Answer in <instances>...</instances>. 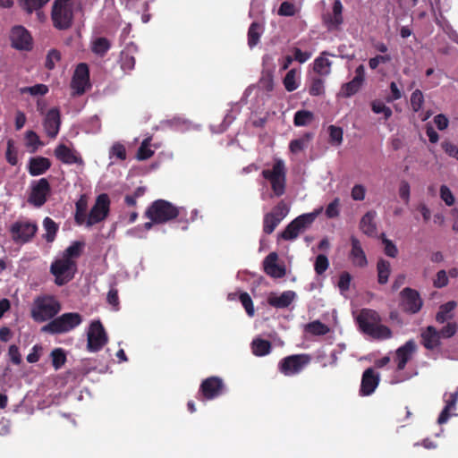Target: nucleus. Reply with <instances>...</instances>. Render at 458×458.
<instances>
[{
    "label": "nucleus",
    "mask_w": 458,
    "mask_h": 458,
    "mask_svg": "<svg viewBox=\"0 0 458 458\" xmlns=\"http://www.w3.org/2000/svg\"><path fill=\"white\" fill-rule=\"evenodd\" d=\"M239 300L242 302V306L244 307L247 314L250 317H253L255 314V310H254L252 300H251L250 296L249 295V293H240Z\"/></svg>",
    "instance_id": "864d4df0"
},
{
    "label": "nucleus",
    "mask_w": 458,
    "mask_h": 458,
    "mask_svg": "<svg viewBox=\"0 0 458 458\" xmlns=\"http://www.w3.org/2000/svg\"><path fill=\"white\" fill-rule=\"evenodd\" d=\"M52 363L55 369H59L65 362L66 357L64 351L60 348L55 349L51 352Z\"/></svg>",
    "instance_id": "6e6d98bb"
},
{
    "label": "nucleus",
    "mask_w": 458,
    "mask_h": 458,
    "mask_svg": "<svg viewBox=\"0 0 458 458\" xmlns=\"http://www.w3.org/2000/svg\"><path fill=\"white\" fill-rule=\"evenodd\" d=\"M352 250L350 259L355 267H364L368 264L365 252L361 247L360 242L354 236L351 238Z\"/></svg>",
    "instance_id": "393cba45"
},
{
    "label": "nucleus",
    "mask_w": 458,
    "mask_h": 458,
    "mask_svg": "<svg viewBox=\"0 0 458 458\" xmlns=\"http://www.w3.org/2000/svg\"><path fill=\"white\" fill-rule=\"evenodd\" d=\"M30 189L29 202L35 207H41L47 201L50 191L48 182L45 178L39 179L31 183Z\"/></svg>",
    "instance_id": "4468645a"
},
{
    "label": "nucleus",
    "mask_w": 458,
    "mask_h": 458,
    "mask_svg": "<svg viewBox=\"0 0 458 458\" xmlns=\"http://www.w3.org/2000/svg\"><path fill=\"white\" fill-rule=\"evenodd\" d=\"M424 97L420 89H416L411 96V105L413 111L418 112L423 105Z\"/></svg>",
    "instance_id": "13d9d810"
},
{
    "label": "nucleus",
    "mask_w": 458,
    "mask_h": 458,
    "mask_svg": "<svg viewBox=\"0 0 458 458\" xmlns=\"http://www.w3.org/2000/svg\"><path fill=\"white\" fill-rule=\"evenodd\" d=\"M61 125L60 111L58 108H51L46 114L43 120V127L50 138H55Z\"/></svg>",
    "instance_id": "a211bd4d"
},
{
    "label": "nucleus",
    "mask_w": 458,
    "mask_h": 458,
    "mask_svg": "<svg viewBox=\"0 0 458 458\" xmlns=\"http://www.w3.org/2000/svg\"><path fill=\"white\" fill-rule=\"evenodd\" d=\"M448 282L449 280L447 272L442 269L437 273L436 277L433 281V284L437 288H443L448 284Z\"/></svg>",
    "instance_id": "680f3d73"
},
{
    "label": "nucleus",
    "mask_w": 458,
    "mask_h": 458,
    "mask_svg": "<svg viewBox=\"0 0 458 458\" xmlns=\"http://www.w3.org/2000/svg\"><path fill=\"white\" fill-rule=\"evenodd\" d=\"M25 140L26 146L30 148L32 151L38 149V148L41 145L39 137L33 131H28L25 133Z\"/></svg>",
    "instance_id": "4d7b16f0"
},
{
    "label": "nucleus",
    "mask_w": 458,
    "mask_h": 458,
    "mask_svg": "<svg viewBox=\"0 0 458 458\" xmlns=\"http://www.w3.org/2000/svg\"><path fill=\"white\" fill-rule=\"evenodd\" d=\"M154 151L150 148V139H145L137 152V158L139 160H145L153 155Z\"/></svg>",
    "instance_id": "8fccbe9b"
},
{
    "label": "nucleus",
    "mask_w": 458,
    "mask_h": 458,
    "mask_svg": "<svg viewBox=\"0 0 458 458\" xmlns=\"http://www.w3.org/2000/svg\"><path fill=\"white\" fill-rule=\"evenodd\" d=\"M310 361V358L306 354L288 356L280 362V371L285 376H293L301 372Z\"/></svg>",
    "instance_id": "9d476101"
},
{
    "label": "nucleus",
    "mask_w": 458,
    "mask_h": 458,
    "mask_svg": "<svg viewBox=\"0 0 458 458\" xmlns=\"http://www.w3.org/2000/svg\"><path fill=\"white\" fill-rule=\"evenodd\" d=\"M457 307L455 301H449L439 307L436 315V320L438 323H445V321L454 318V311Z\"/></svg>",
    "instance_id": "7c9ffc66"
},
{
    "label": "nucleus",
    "mask_w": 458,
    "mask_h": 458,
    "mask_svg": "<svg viewBox=\"0 0 458 458\" xmlns=\"http://www.w3.org/2000/svg\"><path fill=\"white\" fill-rule=\"evenodd\" d=\"M81 10L80 0H54L51 21L58 30H67L73 25L75 15Z\"/></svg>",
    "instance_id": "f03ea898"
},
{
    "label": "nucleus",
    "mask_w": 458,
    "mask_h": 458,
    "mask_svg": "<svg viewBox=\"0 0 458 458\" xmlns=\"http://www.w3.org/2000/svg\"><path fill=\"white\" fill-rule=\"evenodd\" d=\"M371 109L375 114H382L386 120L392 116V110L381 100H374L371 102Z\"/></svg>",
    "instance_id": "49530a36"
},
{
    "label": "nucleus",
    "mask_w": 458,
    "mask_h": 458,
    "mask_svg": "<svg viewBox=\"0 0 458 458\" xmlns=\"http://www.w3.org/2000/svg\"><path fill=\"white\" fill-rule=\"evenodd\" d=\"M311 139V134H305L302 137L293 140L290 142V150L292 153L297 154L304 150Z\"/></svg>",
    "instance_id": "58836bf2"
},
{
    "label": "nucleus",
    "mask_w": 458,
    "mask_h": 458,
    "mask_svg": "<svg viewBox=\"0 0 458 458\" xmlns=\"http://www.w3.org/2000/svg\"><path fill=\"white\" fill-rule=\"evenodd\" d=\"M305 330L314 335H324L329 332V327L318 320L310 322L305 326Z\"/></svg>",
    "instance_id": "79ce46f5"
},
{
    "label": "nucleus",
    "mask_w": 458,
    "mask_h": 458,
    "mask_svg": "<svg viewBox=\"0 0 458 458\" xmlns=\"http://www.w3.org/2000/svg\"><path fill=\"white\" fill-rule=\"evenodd\" d=\"M89 71L86 64L81 63L77 65L71 87L75 94L81 95L89 88Z\"/></svg>",
    "instance_id": "f8f14e48"
},
{
    "label": "nucleus",
    "mask_w": 458,
    "mask_h": 458,
    "mask_svg": "<svg viewBox=\"0 0 458 458\" xmlns=\"http://www.w3.org/2000/svg\"><path fill=\"white\" fill-rule=\"evenodd\" d=\"M400 301L403 309L410 313H417L422 307V300L419 293L409 287L400 293Z\"/></svg>",
    "instance_id": "2eb2a0df"
},
{
    "label": "nucleus",
    "mask_w": 458,
    "mask_h": 458,
    "mask_svg": "<svg viewBox=\"0 0 458 458\" xmlns=\"http://www.w3.org/2000/svg\"><path fill=\"white\" fill-rule=\"evenodd\" d=\"M12 47L18 50H30L32 47V37L23 26L13 27L10 33Z\"/></svg>",
    "instance_id": "ddd939ff"
},
{
    "label": "nucleus",
    "mask_w": 458,
    "mask_h": 458,
    "mask_svg": "<svg viewBox=\"0 0 458 458\" xmlns=\"http://www.w3.org/2000/svg\"><path fill=\"white\" fill-rule=\"evenodd\" d=\"M296 298V293L293 291H285L281 294L270 293L267 298L269 305L277 308H287Z\"/></svg>",
    "instance_id": "a878e982"
},
{
    "label": "nucleus",
    "mask_w": 458,
    "mask_h": 458,
    "mask_svg": "<svg viewBox=\"0 0 458 458\" xmlns=\"http://www.w3.org/2000/svg\"><path fill=\"white\" fill-rule=\"evenodd\" d=\"M281 221L275 216V214L267 213L264 217V232L271 233Z\"/></svg>",
    "instance_id": "603ef678"
},
{
    "label": "nucleus",
    "mask_w": 458,
    "mask_h": 458,
    "mask_svg": "<svg viewBox=\"0 0 458 458\" xmlns=\"http://www.w3.org/2000/svg\"><path fill=\"white\" fill-rule=\"evenodd\" d=\"M13 239L15 242H26L37 232V225L30 222H19L12 226Z\"/></svg>",
    "instance_id": "f3484780"
},
{
    "label": "nucleus",
    "mask_w": 458,
    "mask_h": 458,
    "mask_svg": "<svg viewBox=\"0 0 458 458\" xmlns=\"http://www.w3.org/2000/svg\"><path fill=\"white\" fill-rule=\"evenodd\" d=\"M263 177L267 180L274 194L277 197L285 191V165L282 159H276L270 168L262 171Z\"/></svg>",
    "instance_id": "423d86ee"
},
{
    "label": "nucleus",
    "mask_w": 458,
    "mask_h": 458,
    "mask_svg": "<svg viewBox=\"0 0 458 458\" xmlns=\"http://www.w3.org/2000/svg\"><path fill=\"white\" fill-rule=\"evenodd\" d=\"M365 81V69L362 64L359 65L355 70L354 78L342 85L339 96L343 98H350L356 94L362 87Z\"/></svg>",
    "instance_id": "dca6fc26"
},
{
    "label": "nucleus",
    "mask_w": 458,
    "mask_h": 458,
    "mask_svg": "<svg viewBox=\"0 0 458 458\" xmlns=\"http://www.w3.org/2000/svg\"><path fill=\"white\" fill-rule=\"evenodd\" d=\"M110 164L114 163V159L124 160L126 158V150L123 144L120 142L114 143L109 149Z\"/></svg>",
    "instance_id": "37998d69"
},
{
    "label": "nucleus",
    "mask_w": 458,
    "mask_h": 458,
    "mask_svg": "<svg viewBox=\"0 0 458 458\" xmlns=\"http://www.w3.org/2000/svg\"><path fill=\"white\" fill-rule=\"evenodd\" d=\"M283 83L288 92L294 91L301 85V72L297 69H291L284 78Z\"/></svg>",
    "instance_id": "473e14b6"
},
{
    "label": "nucleus",
    "mask_w": 458,
    "mask_h": 458,
    "mask_svg": "<svg viewBox=\"0 0 458 458\" xmlns=\"http://www.w3.org/2000/svg\"><path fill=\"white\" fill-rule=\"evenodd\" d=\"M341 199L335 198L326 208L325 214L327 218H335L340 215Z\"/></svg>",
    "instance_id": "de8ad7c7"
},
{
    "label": "nucleus",
    "mask_w": 458,
    "mask_h": 458,
    "mask_svg": "<svg viewBox=\"0 0 458 458\" xmlns=\"http://www.w3.org/2000/svg\"><path fill=\"white\" fill-rule=\"evenodd\" d=\"M416 351V344L413 340H410L403 346L395 351L394 362L397 371L403 370L406 363L412 358Z\"/></svg>",
    "instance_id": "6ab92c4d"
},
{
    "label": "nucleus",
    "mask_w": 458,
    "mask_h": 458,
    "mask_svg": "<svg viewBox=\"0 0 458 458\" xmlns=\"http://www.w3.org/2000/svg\"><path fill=\"white\" fill-rule=\"evenodd\" d=\"M379 383V374L377 373L373 369H367L362 375L361 385L360 393L363 396L370 395Z\"/></svg>",
    "instance_id": "aec40b11"
},
{
    "label": "nucleus",
    "mask_w": 458,
    "mask_h": 458,
    "mask_svg": "<svg viewBox=\"0 0 458 458\" xmlns=\"http://www.w3.org/2000/svg\"><path fill=\"white\" fill-rule=\"evenodd\" d=\"M180 211L181 208L172 203L164 199H157L148 208L145 216L156 224H162L175 218Z\"/></svg>",
    "instance_id": "39448f33"
},
{
    "label": "nucleus",
    "mask_w": 458,
    "mask_h": 458,
    "mask_svg": "<svg viewBox=\"0 0 458 458\" xmlns=\"http://www.w3.org/2000/svg\"><path fill=\"white\" fill-rule=\"evenodd\" d=\"M81 322L82 318L79 313H64L45 325L41 331L50 334H64L77 327Z\"/></svg>",
    "instance_id": "0eeeda50"
},
{
    "label": "nucleus",
    "mask_w": 458,
    "mask_h": 458,
    "mask_svg": "<svg viewBox=\"0 0 458 458\" xmlns=\"http://www.w3.org/2000/svg\"><path fill=\"white\" fill-rule=\"evenodd\" d=\"M278 256L276 252H271L264 259V270L265 272L274 278H281L285 276V267L283 265L277 263Z\"/></svg>",
    "instance_id": "4be33fe9"
},
{
    "label": "nucleus",
    "mask_w": 458,
    "mask_h": 458,
    "mask_svg": "<svg viewBox=\"0 0 458 458\" xmlns=\"http://www.w3.org/2000/svg\"><path fill=\"white\" fill-rule=\"evenodd\" d=\"M50 0H19V4L29 14L42 8Z\"/></svg>",
    "instance_id": "ea45409f"
},
{
    "label": "nucleus",
    "mask_w": 458,
    "mask_h": 458,
    "mask_svg": "<svg viewBox=\"0 0 458 458\" xmlns=\"http://www.w3.org/2000/svg\"><path fill=\"white\" fill-rule=\"evenodd\" d=\"M343 4L340 0H335L332 14L325 17V21L330 29L337 28L343 23Z\"/></svg>",
    "instance_id": "cd10ccee"
},
{
    "label": "nucleus",
    "mask_w": 458,
    "mask_h": 458,
    "mask_svg": "<svg viewBox=\"0 0 458 458\" xmlns=\"http://www.w3.org/2000/svg\"><path fill=\"white\" fill-rule=\"evenodd\" d=\"M263 26L259 22H252L248 31V45L250 47H255L263 33Z\"/></svg>",
    "instance_id": "c9c22d12"
},
{
    "label": "nucleus",
    "mask_w": 458,
    "mask_h": 458,
    "mask_svg": "<svg viewBox=\"0 0 458 458\" xmlns=\"http://www.w3.org/2000/svg\"><path fill=\"white\" fill-rule=\"evenodd\" d=\"M311 96H320L325 92L324 82L320 79H316L312 81L309 90Z\"/></svg>",
    "instance_id": "69168bd1"
},
{
    "label": "nucleus",
    "mask_w": 458,
    "mask_h": 458,
    "mask_svg": "<svg viewBox=\"0 0 458 458\" xmlns=\"http://www.w3.org/2000/svg\"><path fill=\"white\" fill-rule=\"evenodd\" d=\"M343 4L340 0H335L332 14L325 17V21L330 29L337 28L343 23Z\"/></svg>",
    "instance_id": "c85d7f7f"
},
{
    "label": "nucleus",
    "mask_w": 458,
    "mask_h": 458,
    "mask_svg": "<svg viewBox=\"0 0 458 458\" xmlns=\"http://www.w3.org/2000/svg\"><path fill=\"white\" fill-rule=\"evenodd\" d=\"M5 158L12 165H15L18 163V149L14 140L12 139H9L6 142Z\"/></svg>",
    "instance_id": "c03bdc74"
},
{
    "label": "nucleus",
    "mask_w": 458,
    "mask_h": 458,
    "mask_svg": "<svg viewBox=\"0 0 458 458\" xmlns=\"http://www.w3.org/2000/svg\"><path fill=\"white\" fill-rule=\"evenodd\" d=\"M50 167V162L46 157L31 158L29 165V172L31 175L37 176L44 174Z\"/></svg>",
    "instance_id": "2f4dec72"
},
{
    "label": "nucleus",
    "mask_w": 458,
    "mask_h": 458,
    "mask_svg": "<svg viewBox=\"0 0 458 458\" xmlns=\"http://www.w3.org/2000/svg\"><path fill=\"white\" fill-rule=\"evenodd\" d=\"M289 213L288 206L281 201L279 202L275 208L270 212V214H275V216L282 221Z\"/></svg>",
    "instance_id": "e2e57ef3"
},
{
    "label": "nucleus",
    "mask_w": 458,
    "mask_h": 458,
    "mask_svg": "<svg viewBox=\"0 0 458 458\" xmlns=\"http://www.w3.org/2000/svg\"><path fill=\"white\" fill-rule=\"evenodd\" d=\"M314 118L312 112L308 110H300L295 113L293 123L296 126H306L310 124Z\"/></svg>",
    "instance_id": "a19ab883"
},
{
    "label": "nucleus",
    "mask_w": 458,
    "mask_h": 458,
    "mask_svg": "<svg viewBox=\"0 0 458 458\" xmlns=\"http://www.w3.org/2000/svg\"><path fill=\"white\" fill-rule=\"evenodd\" d=\"M351 197L353 200L362 201L366 197V188L362 184H355L351 190Z\"/></svg>",
    "instance_id": "052dcab7"
},
{
    "label": "nucleus",
    "mask_w": 458,
    "mask_h": 458,
    "mask_svg": "<svg viewBox=\"0 0 458 458\" xmlns=\"http://www.w3.org/2000/svg\"><path fill=\"white\" fill-rule=\"evenodd\" d=\"M440 334L434 327H428L421 333L423 345L427 349H435L440 344Z\"/></svg>",
    "instance_id": "bb28decb"
},
{
    "label": "nucleus",
    "mask_w": 458,
    "mask_h": 458,
    "mask_svg": "<svg viewBox=\"0 0 458 458\" xmlns=\"http://www.w3.org/2000/svg\"><path fill=\"white\" fill-rule=\"evenodd\" d=\"M55 157L64 164L72 165L77 164L83 165L84 162L80 155L72 148H70L64 144H60L55 150Z\"/></svg>",
    "instance_id": "412c9836"
},
{
    "label": "nucleus",
    "mask_w": 458,
    "mask_h": 458,
    "mask_svg": "<svg viewBox=\"0 0 458 458\" xmlns=\"http://www.w3.org/2000/svg\"><path fill=\"white\" fill-rule=\"evenodd\" d=\"M251 349L254 355L264 356L270 352L271 344L267 340L257 338L252 341Z\"/></svg>",
    "instance_id": "e433bc0d"
},
{
    "label": "nucleus",
    "mask_w": 458,
    "mask_h": 458,
    "mask_svg": "<svg viewBox=\"0 0 458 458\" xmlns=\"http://www.w3.org/2000/svg\"><path fill=\"white\" fill-rule=\"evenodd\" d=\"M441 199L447 205L452 206L454 204L455 199L451 190L446 185H441L439 191Z\"/></svg>",
    "instance_id": "bf43d9fd"
},
{
    "label": "nucleus",
    "mask_w": 458,
    "mask_h": 458,
    "mask_svg": "<svg viewBox=\"0 0 458 458\" xmlns=\"http://www.w3.org/2000/svg\"><path fill=\"white\" fill-rule=\"evenodd\" d=\"M84 243L72 242L60 257L51 264L50 272L55 276L57 285H63L71 281L77 270L76 259L81 256Z\"/></svg>",
    "instance_id": "f257e3e1"
},
{
    "label": "nucleus",
    "mask_w": 458,
    "mask_h": 458,
    "mask_svg": "<svg viewBox=\"0 0 458 458\" xmlns=\"http://www.w3.org/2000/svg\"><path fill=\"white\" fill-rule=\"evenodd\" d=\"M323 208H318L313 212L299 216L293 220L282 233L281 236L284 240H293L303 233L315 221L317 216L322 212Z\"/></svg>",
    "instance_id": "6e6552de"
},
{
    "label": "nucleus",
    "mask_w": 458,
    "mask_h": 458,
    "mask_svg": "<svg viewBox=\"0 0 458 458\" xmlns=\"http://www.w3.org/2000/svg\"><path fill=\"white\" fill-rule=\"evenodd\" d=\"M222 379L216 377H211L201 384V392L207 399H213L222 393Z\"/></svg>",
    "instance_id": "5701e85b"
},
{
    "label": "nucleus",
    "mask_w": 458,
    "mask_h": 458,
    "mask_svg": "<svg viewBox=\"0 0 458 458\" xmlns=\"http://www.w3.org/2000/svg\"><path fill=\"white\" fill-rule=\"evenodd\" d=\"M457 400L458 393L454 392L450 394L449 399L446 400V404L438 417L437 422L439 424H444L448 420L450 417V411L454 410Z\"/></svg>",
    "instance_id": "72a5a7b5"
},
{
    "label": "nucleus",
    "mask_w": 458,
    "mask_h": 458,
    "mask_svg": "<svg viewBox=\"0 0 458 458\" xmlns=\"http://www.w3.org/2000/svg\"><path fill=\"white\" fill-rule=\"evenodd\" d=\"M21 93H30L32 96H43L48 92V87L45 84H37L31 87L21 89Z\"/></svg>",
    "instance_id": "5fc2aeb1"
},
{
    "label": "nucleus",
    "mask_w": 458,
    "mask_h": 458,
    "mask_svg": "<svg viewBox=\"0 0 458 458\" xmlns=\"http://www.w3.org/2000/svg\"><path fill=\"white\" fill-rule=\"evenodd\" d=\"M43 227L46 232L43 237L48 242H53L58 229L57 225L51 218L46 217L43 221Z\"/></svg>",
    "instance_id": "4c0bfd02"
},
{
    "label": "nucleus",
    "mask_w": 458,
    "mask_h": 458,
    "mask_svg": "<svg viewBox=\"0 0 458 458\" xmlns=\"http://www.w3.org/2000/svg\"><path fill=\"white\" fill-rule=\"evenodd\" d=\"M297 9L296 6L289 2H283L278 10V14L282 16H292L294 15Z\"/></svg>",
    "instance_id": "338daca9"
},
{
    "label": "nucleus",
    "mask_w": 458,
    "mask_h": 458,
    "mask_svg": "<svg viewBox=\"0 0 458 458\" xmlns=\"http://www.w3.org/2000/svg\"><path fill=\"white\" fill-rule=\"evenodd\" d=\"M110 200L106 194H100L92 207L86 221L88 227L104 220L109 211Z\"/></svg>",
    "instance_id": "9b49d317"
},
{
    "label": "nucleus",
    "mask_w": 458,
    "mask_h": 458,
    "mask_svg": "<svg viewBox=\"0 0 458 458\" xmlns=\"http://www.w3.org/2000/svg\"><path fill=\"white\" fill-rule=\"evenodd\" d=\"M360 329L366 335L377 340H386L392 337V331L381 324V318L373 310L363 309L356 317Z\"/></svg>",
    "instance_id": "7ed1b4c3"
},
{
    "label": "nucleus",
    "mask_w": 458,
    "mask_h": 458,
    "mask_svg": "<svg viewBox=\"0 0 458 458\" xmlns=\"http://www.w3.org/2000/svg\"><path fill=\"white\" fill-rule=\"evenodd\" d=\"M377 281L381 284L387 283L391 274V264L389 261L383 259H379L377 264Z\"/></svg>",
    "instance_id": "f704fd0d"
},
{
    "label": "nucleus",
    "mask_w": 458,
    "mask_h": 458,
    "mask_svg": "<svg viewBox=\"0 0 458 458\" xmlns=\"http://www.w3.org/2000/svg\"><path fill=\"white\" fill-rule=\"evenodd\" d=\"M327 55V52H323L313 63L314 71L321 76H327L331 72L332 62L328 59Z\"/></svg>",
    "instance_id": "c756f323"
},
{
    "label": "nucleus",
    "mask_w": 458,
    "mask_h": 458,
    "mask_svg": "<svg viewBox=\"0 0 458 458\" xmlns=\"http://www.w3.org/2000/svg\"><path fill=\"white\" fill-rule=\"evenodd\" d=\"M327 131L329 133L330 143L334 146H340L343 143L344 139L343 129L335 125H330Z\"/></svg>",
    "instance_id": "a18cd8bd"
},
{
    "label": "nucleus",
    "mask_w": 458,
    "mask_h": 458,
    "mask_svg": "<svg viewBox=\"0 0 458 458\" xmlns=\"http://www.w3.org/2000/svg\"><path fill=\"white\" fill-rule=\"evenodd\" d=\"M329 262L327 258L325 255H318L316 259L315 262V270L317 274H323L328 267Z\"/></svg>",
    "instance_id": "0e129e2a"
},
{
    "label": "nucleus",
    "mask_w": 458,
    "mask_h": 458,
    "mask_svg": "<svg viewBox=\"0 0 458 458\" xmlns=\"http://www.w3.org/2000/svg\"><path fill=\"white\" fill-rule=\"evenodd\" d=\"M110 47V43L106 38H98L92 42V51L99 55H103Z\"/></svg>",
    "instance_id": "09e8293b"
},
{
    "label": "nucleus",
    "mask_w": 458,
    "mask_h": 458,
    "mask_svg": "<svg viewBox=\"0 0 458 458\" xmlns=\"http://www.w3.org/2000/svg\"><path fill=\"white\" fill-rule=\"evenodd\" d=\"M457 325L454 322L447 323L439 332L440 337L450 338L455 335Z\"/></svg>",
    "instance_id": "774afa93"
},
{
    "label": "nucleus",
    "mask_w": 458,
    "mask_h": 458,
    "mask_svg": "<svg viewBox=\"0 0 458 458\" xmlns=\"http://www.w3.org/2000/svg\"><path fill=\"white\" fill-rule=\"evenodd\" d=\"M61 310V304L52 295L39 296L34 301L31 317L37 322H44L53 318Z\"/></svg>",
    "instance_id": "20e7f679"
},
{
    "label": "nucleus",
    "mask_w": 458,
    "mask_h": 458,
    "mask_svg": "<svg viewBox=\"0 0 458 458\" xmlns=\"http://www.w3.org/2000/svg\"><path fill=\"white\" fill-rule=\"evenodd\" d=\"M87 348L91 352L102 349L108 340L105 328L98 320L91 322L87 333Z\"/></svg>",
    "instance_id": "1a4fd4ad"
},
{
    "label": "nucleus",
    "mask_w": 458,
    "mask_h": 458,
    "mask_svg": "<svg viewBox=\"0 0 458 458\" xmlns=\"http://www.w3.org/2000/svg\"><path fill=\"white\" fill-rule=\"evenodd\" d=\"M377 216L376 211L369 210L360 218V229L364 234L369 237H376L377 234V226L376 223Z\"/></svg>",
    "instance_id": "b1692460"
},
{
    "label": "nucleus",
    "mask_w": 458,
    "mask_h": 458,
    "mask_svg": "<svg viewBox=\"0 0 458 458\" xmlns=\"http://www.w3.org/2000/svg\"><path fill=\"white\" fill-rule=\"evenodd\" d=\"M380 238L384 245V251L386 255L390 258H395L398 254V250L395 244L391 240L387 239L385 233H382Z\"/></svg>",
    "instance_id": "3c124183"
}]
</instances>
